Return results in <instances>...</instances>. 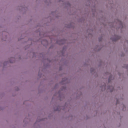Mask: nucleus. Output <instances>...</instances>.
Returning <instances> with one entry per match:
<instances>
[{
  "instance_id": "nucleus-1",
  "label": "nucleus",
  "mask_w": 128,
  "mask_h": 128,
  "mask_svg": "<svg viewBox=\"0 0 128 128\" xmlns=\"http://www.w3.org/2000/svg\"><path fill=\"white\" fill-rule=\"evenodd\" d=\"M120 37H118V38H116L115 40H112L113 42H116V40H120Z\"/></svg>"
},
{
  "instance_id": "nucleus-2",
  "label": "nucleus",
  "mask_w": 128,
  "mask_h": 128,
  "mask_svg": "<svg viewBox=\"0 0 128 128\" xmlns=\"http://www.w3.org/2000/svg\"><path fill=\"white\" fill-rule=\"evenodd\" d=\"M109 88H112L110 90V92H114V87L112 86H111Z\"/></svg>"
},
{
  "instance_id": "nucleus-3",
  "label": "nucleus",
  "mask_w": 128,
  "mask_h": 128,
  "mask_svg": "<svg viewBox=\"0 0 128 128\" xmlns=\"http://www.w3.org/2000/svg\"><path fill=\"white\" fill-rule=\"evenodd\" d=\"M103 88H106V86H104Z\"/></svg>"
},
{
  "instance_id": "nucleus-4",
  "label": "nucleus",
  "mask_w": 128,
  "mask_h": 128,
  "mask_svg": "<svg viewBox=\"0 0 128 128\" xmlns=\"http://www.w3.org/2000/svg\"><path fill=\"white\" fill-rule=\"evenodd\" d=\"M110 82V78L108 79V82Z\"/></svg>"
},
{
  "instance_id": "nucleus-5",
  "label": "nucleus",
  "mask_w": 128,
  "mask_h": 128,
  "mask_svg": "<svg viewBox=\"0 0 128 128\" xmlns=\"http://www.w3.org/2000/svg\"><path fill=\"white\" fill-rule=\"evenodd\" d=\"M92 69H91V70H92V72H94V70H92Z\"/></svg>"
},
{
  "instance_id": "nucleus-6",
  "label": "nucleus",
  "mask_w": 128,
  "mask_h": 128,
  "mask_svg": "<svg viewBox=\"0 0 128 128\" xmlns=\"http://www.w3.org/2000/svg\"><path fill=\"white\" fill-rule=\"evenodd\" d=\"M10 62L12 63L13 62Z\"/></svg>"
},
{
  "instance_id": "nucleus-7",
  "label": "nucleus",
  "mask_w": 128,
  "mask_h": 128,
  "mask_svg": "<svg viewBox=\"0 0 128 128\" xmlns=\"http://www.w3.org/2000/svg\"><path fill=\"white\" fill-rule=\"evenodd\" d=\"M118 100H117V104H118Z\"/></svg>"
}]
</instances>
